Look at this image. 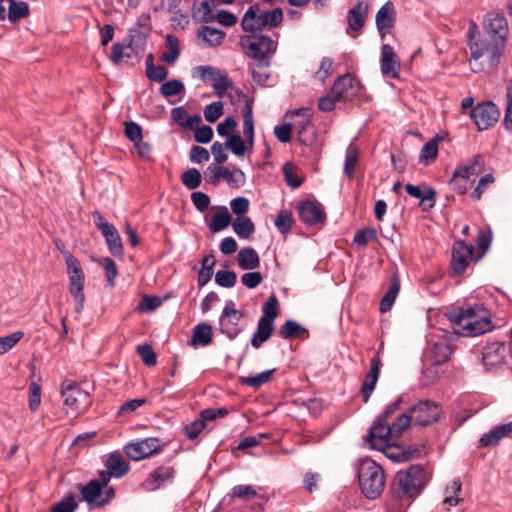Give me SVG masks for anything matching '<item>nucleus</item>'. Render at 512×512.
I'll return each instance as SVG.
<instances>
[{
  "label": "nucleus",
  "instance_id": "f257e3e1",
  "mask_svg": "<svg viewBox=\"0 0 512 512\" xmlns=\"http://www.w3.org/2000/svg\"><path fill=\"white\" fill-rule=\"evenodd\" d=\"M403 402L399 396L377 417L365 437L369 448L382 451L393 446L412 420L417 426H427L440 418L441 408L431 401H419L409 412L397 414Z\"/></svg>",
  "mask_w": 512,
  "mask_h": 512
},
{
  "label": "nucleus",
  "instance_id": "f03ea898",
  "mask_svg": "<svg viewBox=\"0 0 512 512\" xmlns=\"http://www.w3.org/2000/svg\"><path fill=\"white\" fill-rule=\"evenodd\" d=\"M449 320L453 330L461 336H478L493 329L490 313L482 304L451 312Z\"/></svg>",
  "mask_w": 512,
  "mask_h": 512
},
{
  "label": "nucleus",
  "instance_id": "7ed1b4c3",
  "mask_svg": "<svg viewBox=\"0 0 512 512\" xmlns=\"http://www.w3.org/2000/svg\"><path fill=\"white\" fill-rule=\"evenodd\" d=\"M239 45L244 54L255 60L258 67L267 68L277 50V41L263 33H247L241 36Z\"/></svg>",
  "mask_w": 512,
  "mask_h": 512
},
{
  "label": "nucleus",
  "instance_id": "20e7f679",
  "mask_svg": "<svg viewBox=\"0 0 512 512\" xmlns=\"http://www.w3.org/2000/svg\"><path fill=\"white\" fill-rule=\"evenodd\" d=\"M282 20L283 12L281 8L265 11L259 4H253L244 13L241 27L246 33H262L264 28L276 27Z\"/></svg>",
  "mask_w": 512,
  "mask_h": 512
},
{
  "label": "nucleus",
  "instance_id": "39448f33",
  "mask_svg": "<svg viewBox=\"0 0 512 512\" xmlns=\"http://www.w3.org/2000/svg\"><path fill=\"white\" fill-rule=\"evenodd\" d=\"M359 485L368 499H376L385 487V475L382 467L374 460L363 461L359 471Z\"/></svg>",
  "mask_w": 512,
  "mask_h": 512
},
{
  "label": "nucleus",
  "instance_id": "423d86ee",
  "mask_svg": "<svg viewBox=\"0 0 512 512\" xmlns=\"http://www.w3.org/2000/svg\"><path fill=\"white\" fill-rule=\"evenodd\" d=\"M424 486V470L421 466H411L399 471L394 479L393 491L399 499L416 497Z\"/></svg>",
  "mask_w": 512,
  "mask_h": 512
},
{
  "label": "nucleus",
  "instance_id": "0eeeda50",
  "mask_svg": "<svg viewBox=\"0 0 512 512\" xmlns=\"http://www.w3.org/2000/svg\"><path fill=\"white\" fill-rule=\"evenodd\" d=\"M506 44L507 43L503 42V40H491L487 37L477 39L470 38L471 65L485 57L488 66L497 67L504 54Z\"/></svg>",
  "mask_w": 512,
  "mask_h": 512
},
{
  "label": "nucleus",
  "instance_id": "6e6552de",
  "mask_svg": "<svg viewBox=\"0 0 512 512\" xmlns=\"http://www.w3.org/2000/svg\"><path fill=\"white\" fill-rule=\"evenodd\" d=\"M61 395L64 404L76 414L82 413L91 404L89 393L82 390L76 382L71 380H65L63 382Z\"/></svg>",
  "mask_w": 512,
  "mask_h": 512
},
{
  "label": "nucleus",
  "instance_id": "1a4fd4ad",
  "mask_svg": "<svg viewBox=\"0 0 512 512\" xmlns=\"http://www.w3.org/2000/svg\"><path fill=\"white\" fill-rule=\"evenodd\" d=\"M244 314L235 308L233 301H227L219 317L220 332L230 340L235 339L242 331L239 323Z\"/></svg>",
  "mask_w": 512,
  "mask_h": 512
},
{
  "label": "nucleus",
  "instance_id": "9d476101",
  "mask_svg": "<svg viewBox=\"0 0 512 512\" xmlns=\"http://www.w3.org/2000/svg\"><path fill=\"white\" fill-rule=\"evenodd\" d=\"M80 493L89 508L102 507L109 503L115 496V491L112 487L103 489L97 481L92 480L81 488Z\"/></svg>",
  "mask_w": 512,
  "mask_h": 512
},
{
  "label": "nucleus",
  "instance_id": "9b49d317",
  "mask_svg": "<svg viewBox=\"0 0 512 512\" xmlns=\"http://www.w3.org/2000/svg\"><path fill=\"white\" fill-rule=\"evenodd\" d=\"M92 217L96 227L101 231L110 252L114 256H122L123 245L121 237L113 224L108 223L99 211H94Z\"/></svg>",
  "mask_w": 512,
  "mask_h": 512
},
{
  "label": "nucleus",
  "instance_id": "f8f14e48",
  "mask_svg": "<svg viewBox=\"0 0 512 512\" xmlns=\"http://www.w3.org/2000/svg\"><path fill=\"white\" fill-rule=\"evenodd\" d=\"M470 116L477 128L482 131L492 127L498 121L500 111L494 103L487 101L475 106Z\"/></svg>",
  "mask_w": 512,
  "mask_h": 512
},
{
  "label": "nucleus",
  "instance_id": "ddd939ff",
  "mask_svg": "<svg viewBox=\"0 0 512 512\" xmlns=\"http://www.w3.org/2000/svg\"><path fill=\"white\" fill-rule=\"evenodd\" d=\"M484 33L487 38L491 40H503L507 43L508 39V22L503 14L500 13H488L485 17Z\"/></svg>",
  "mask_w": 512,
  "mask_h": 512
},
{
  "label": "nucleus",
  "instance_id": "4468645a",
  "mask_svg": "<svg viewBox=\"0 0 512 512\" xmlns=\"http://www.w3.org/2000/svg\"><path fill=\"white\" fill-rule=\"evenodd\" d=\"M161 450L160 440L157 438H145L136 442L128 443L124 447L126 455L139 461Z\"/></svg>",
  "mask_w": 512,
  "mask_h": 512
},
{
  "label": "nucleus",
  "instance_id": "2eb2a0df",
  "mask_svg": "<svg viewBox=\"0 0 512 512\" xmlns=\"http://www.w3.org/2000/svg\"><path fill=\"white\" fill-rule=\"evenodd\" d=\"M175 469L172 466H160L154 469L142 483L146 491H155L171 484L175 478Z\"/></svg>",
  "mask_w": 512,
  "mask_h": 512
},
{
  "label": "nucleus",
  "instance_id": "dca6fc26",
  "mask_svg": "<svg viewBox=\"0 0 512 512\" xmlns=\"http://www.w3.org/2000/svg\"><path fill=\"white\" fill-rule=\"evenodd\" d=\"M452 354V348L446 339L428 340L425 350V359L432 365H441L445 363Z\"/></svg>",
  "mask_w": 512,
  "mask_h": 512
},
{
  "label": "nucleus",
  "instance_id": "f3484780",
  "mask_svg": "<svg viewBox=\"0 0 512 512\" xmlns=\"http://www.w3.org/2000/svg\"><path fill=\"white\" fill-rule=\"evenodd\" d=\"M380 68L383 76L396 79L399 77L401 65L394 49L389 44H383L380 55Z\"/></svg>",
  "mask_w": 512,
  "mask_h": 512
},
{
  "label": "nucleus",
  "instance_id": "a211bd4d",
  "mask_svg": "<svg viewBox=\"0 0 512 512\" xmlns=\"http://www.w3.org/2000/svg\"><path fill=\"white\" fill-rule=\"evenodd\" d=\"M473 258V247L464 241L454 243L451 267L456 274L463 273Z\"/></svg>",
  "mask_w": 512,
  "mask_h": 512
},
{
  "label": "nucleus",
  "instance_id": "6ab92c4d",
  "mask_svg": "<svg viewBox=\"0 0 512 512\" xmlns=\"http://www.w3.org/2000/svg\"><path fill=\"white\" fill-rule=\"evenodd\" d=\"M298 212L300 219L307 225H315L325 218L323 206L319 202L306 200L299 204Z\"/></svg>",
  "mask_w": 512,
  "mask_h": 512
},
{
  "label": "nucleus",
  "instance_id": "aec40b11",
  "mask_svg": "<svg viewBox=\"0 0 512 512\" xmlns=\"http://www.w3.org/2000/svg\"><path fill=\"white\" fill-rule=\"evenodd\" d=\"M331 89L342 100H350L358 93L360 82L351 74H345L336 79Z\"/></svg>",
  "mask_w": 512,
  "mask_h": 512
},
{
  "label": "nucleus",
  "instance_id": "412c9836",
  "mask_svg": "<svg viewBox=\"0 0 512 512\" xmlns=\"http://www.w3.org/2000/svg\"><path fill=\"white\" fill-rule=\"evenodd\" d=\"M506 354L507 348L503 343H489L483 349V364L487 369L497 367L505 362Z\"/></svg>",
  "mask_w": 512,
  "mask_h": 512
},
{
  "label": "nucleus",
  "instance_id": "4be33fe9",
  "mask_svg": "<svg viewBox=\"0 0 512 512\" xmlns=\"http://www.w3.org/2000/svg\"><path fill=\"white\" fill-rule=\"evenodd\" d=\"M395 10L393 4L386 2L376 14V25L381 38L388 34L394 26Z\"/></svg>",
  "mask_w": 512,
  "mask_h": 512
},
{
  "label": "nucleus",
  "instance_id": "5701e85b",
  "mask_svg": "<svg viewBox=\"0 0 512 512\" xmlns=\"http://www.w3.org/2000/svg\"><path fill=\"white\" fill-rule=\"evenodd\" d=\"M66 264V272L69 278V283H85V274L82 269L80 261L72 255L69 251L61 249Z\"/></svg>",
  "mask_w": 512,
  "mask_h": 512
},
{
  "label": "nucleus",
  "instance_id": "b1692460",
  "mask_svg": "<svg viewBox=\"0 0 512 512\" xmlns=\"http://www.w3.org/2000/svg\"><path fill=\"white\" fill-rule=\"evenodd\" d=\"M380 366V359L378 357H373L370 361V369L366 374L362 385L363 401L365 403L368 402L372 392L375 389L379 377Z\"/></svg>",
  "mask_w": 512,
  "mask_h": 512
},
{
  "label": "nucleus",
  "instance_id": "393cba45",
  "mask_svg": "<svg viewBox=\"0 0 512 512\" xmlns=\"http://www.w3.org/2000/svg\"><path fill=\"white\" fill-rule=\"evenodd\" d=\"M243 135L246 147V153H252L254 148V119L252 112V105L246 101L243 110Z\"/></svg>",
  "mask_w": 512,
  "mask_h": 512
},
{
  "label": "nucleus",
  "instance_id": "a878e982",
  "mask_svg": "<svg viewBox=\"0 0 512 512\" xmlns=\"http://www.w3.org/2000/svg\"><path fill=\"white\" fill-rule=\"evenodd\" d=\"M405 189L411 197L420 199V205L423 210H428L434 207L436 191L433 188L428 187L426 190L422 191L418 186L407 184Z\"/></svg>",
  "mask_w": 512,
  "mask_h": 512
},
{
  "label": "nucleus",
  "instance_id": "bb28decb",
  "mask_svg": "<svg viewBox=\"0 0 512 512\" xmlns=\"http://www.w3.org/2000/svg\"><path fill=\"white\" fill-rule=\"evenodd\" d=\"M226 33L220 29L202 26L197 33V37L208 47H217L222 44Z\"/></svg>",
  "mask_w": 512,
  "mask_h": 512
},
{
  "label": "nucleus",
  "instance_id": "cd10ccee",
  "mask_svg": "<svg viewBox=\"0 0 512 512\" xmlns=\"http://www.w3.org/2000/svg\"><path fill=\"white\" fill-rule=\"evenodd\" d=\"M171 118L181 127L194 128L202 122V118L199 114L190 116L187 110L182 106L175 107L171 110Z\"/></svg>",
  "mask_w": 512,
  "mask_h": 512
},
{
  "label": "nucleus",
  "instance_id": "c85d7f7f",
  "mask_svg": "<svg viewBox=\"0 0 512 512\" xmlns=\"http://www.w3.org/2000/svg\"><path fill=\"white\" fill-rule=\"evenodd\" d=\"M368 12V6L362 1H358L357 4L348 11V24L352 30H359L363 27Z\"/></svg>",
  "mask_w": 512,
  "mask_h": 512
},
{
  "label": "nucleus",
  "instance_id": "c756f323",
  "mask_svg": "<svg viewBox=\"0 0 512 512\" xmlns=\"http://www.w3.org/2000/svg\"><path fill=\"white\" fill-rule=\"evenodd\" d=\"M166 51L161 55L160 60L168 65H173L180 56V42L178 38L172 34L165 37Z\"/></svg>",
  "mask_w": 512,
  "mask_h": 512
},
{
  "label": "nucleus",
  "instance_id": "7c9ffc66",
  "mask_svg": "<svg viewBox=\"0 0 512 512\" xmlns=\"http://www.w3.org/2000/svg\"><path fill=\"white\" fill-rule=\"evenodd\" d=\"M238 266L242 270H254L260 265V258L255 249L248 247L243 248L237 255Z\"/></svg>",
  "mask_w": 512,
  "mask_h": 512
},
{
  "label": "nucleus",
  "instance_id": "2f4dec72",
  "mask_svg": "<svg viewBox=\"0 0 512 512\" xmlns=\"http://www.w3.org/2000/svg\"><path fill=\"white\" fill-rule=\"evenodd\" d=\"M274 323H270L265 319H259L257 329L252 336L251 345L254 348H260L272 335Z\"/></svg>",
  "mask_w": 512,
  "mask_h": 512
},
{
  "label": "nucleus",
  "instance_id": "473e14b6",
  "mask_svg": "<svg viewBox=\"0 0 512 512\" xmlns=\"http://www.w3.org/2000/svg\"><path fill=\"white\" fill-rule=\"evenodd\" d=\"M212 326L208 323H199L193 329L192 345L207 346L212 342Z\"/></svg>",
  "mask_w": 512,
  "mask_h": 512
},
{
  "label": "nucleus",
  "instance_id": "72a5a7b5",
  "mask_svg": "<svg viewBox=\"0 0 512 512\" xmlns=\"http://www.w3.org/2000/svg\"><path fill=\"white\" fill-rule=\"evenodd\" d=\"M106 467L115 478H121L129 471V464L118 453H112L108 457Z\"/></svg>",
  "mask_w": 512,
  "mask_h": 512
},
{
  "label": "nucleus",
  "instance_id": "f704fd0d",
  "mask_svg": "<svg viewBox=\"0 0 512 512\" xmlns=\"http://www.w3.org/2000/svg\"><path fill=\"white\" fill-rule=\"evenodd\" d=\"M462 491V482L459 478L454 479L450 484L446 485L444 489L445 497L443 505L450 508L459 504L461 501L460 493Z\"/></svg>",
  "mask_w": 512,
  "mask_h": 512
},
{
  "label": "nucleus",
  "instance_id": "c9c22d12",
  "mask_svg": "<svg viewBox=\"0 0 512 512\" xmlns=\"http://www.w3.org/2000/svg\"><path fill=\"white\" fill-rule=\"evenodd\" d=\"M484 167V159L481 155L473 156L470 161L465 165H459L455 170L466 178L471 179L472 177L480 174Z\"/></svg>",
  "mask_w": 512,
  "mask_h": 512
},
{
  "label": "nucleus",
  "instance_id": "e433bc0d",
  "mask_svg": "<svg viewBox=\"0 0 512 512\" xmlns=\"http://www.w3.org/2000/svg\"><path fill=\"white\" fill-rule=\"evenodd\" d=\"M233 231L242 239L249 238L255 231V225L249 217L240 216L232 222Z\"/></svg>",
  "mask_w": 512,
  "mask_h": 512
},
{
  "label": "nucleus",
  "instance_id": "4c0bfd02",
  "mask_svg": "<svg viewBox=\"0 0 512 512\" xmlns=\"http://www.w3.org/2000/svg\"><path fill=\"white\" fill-rule=\"evenodd\" d=\"M260 490V487L254 485H236L230 490L228 496L231 499L239 498L249 501L256 498Z\"/></svg>",
  "mask_w": 512,
  "mask_h": 512
},
{
  "label": "nucleus",
  "instance_id": "58836bf2",
  "mask_svg": "<svg viewBox=\"0 0 512 512\" xmlns=\"http://www.w3.org/2000/svg\"><path fill=\"white\" fill-rule=\"evenodd\" d=\"M215 264L216 259L213 255H207L202 259L201 269L197 277L198 285L200 287L205 286L211 280Z\"/></svg>",
  "mask_w": 512,
  "mask_h": 512
},
{
  "label": "nucleus",
  "instance_id": "ea45409f",
  "mask_svg": "<svg viewBox=\"0 0 512 512\" xmlns=\"http://www.w3.org/2000/svg\"><path fill=\"white\" fill-rule=\"evenodd\" d=\"M400 291V282L398 278H394L388 291L385 293L383 298L380 301V311L382 313L388 312L391 310L395 299Z\"/></svg>",
  "mask_w": 512,
  "mask_h": 512
},
{
  "label": "nucleus",
  "instance_id": "a19ab883",
  "mask_svg": "<svg viewBox=\"0 0 512 512\" xmlns=\"http://www.w3.org/2000/svg\"><path fill=\"white\" fill-rule=\"evenodd\" d=\"M359 159V151L356 146L352 143L348 146L344 161V173L352 179L356 171L357 163Z\"/></svg>",
  "mask_w": 512,
  "mask_h": 512
},
{
  "label": "nucleus",
  "instance_id": "79ce46f5",
  "mask_svg": "<svg viewBox=\"0 0 512 512\" xmlns=\"http://www.w3.org/2000/svg\"><path fill=\"white\" fill-rule=\"evenodd\" d=\"M10 2L8 8V19L10 22L15 23L20 19L28 16L29 6L24 1L8 0Z\"/></svg>",
  "mask_w": 512,
  "mask_h": 512
},
{
  "label": "nucleus",
  "instance_id": "37998d69",
  "mask_svg": "<svg viewBox=\"0 0 512 512\" xmlns=\"http://www.w3.org/2000/svg\"><path fill=\"white\" fill-rule=\"evenodd\" d=\"M85 283H71L68 284V290L75 302V312L81 314L84 310L85 304Z\"/></svg>",
  "mask_w": 512,
  "mask_h": 512
},
{
  "label": "nucleus",
  "instance_id": "c03bdc74",
  "mask_svg": "<svg viewBox=\"0 0 512 512\" xmlns=\"http://www.w3.org/2000/svg\"><path fill=\"white\" fill-rule=\"evenodd\" d=\"M220 171L224 174V180L231 188H240L244 186L246 182V175L241 169L236 168L229 170L226 167V169H222Z\"/></svg>",
  "mask_w": 512,
  "mask_h": 512
},
{
  "label": "nucleus",
  "instance_id": "a18cd8bd",
  "mask_svg": "<svg viewBox=\"0 0 512 512\" xmlns=\"http://www.w3.org/2000/svg\"><path fill=\"white\" fill-rule=\"evenodd\" d=\"M274 371H275V369H270V370L260 372L256 375L241 377L240 381L242 384H244L246 386L253 387V388H259L260 386H262L270 381L271 376L274 373Z\"/></svg>",
  "mask_w": 512,
  "mask_h": 512
},
{
  "label": "nucleus",
  "instance_id": "49530a36",
  "mask_svg": "<svg viewBox=\"0 0 512 512\" xmlns=\"http://www.w3.org/2000/svg\"><path fill=\"white\" fill-rule=\"evenodd\" d=\"M230 223L231 215L229 214L227 208L223 207L222 211L217 212L212 216L209 227L213 232H219L227 228Z\"/></svg>",
  "mask_w": 512,
  "mask_h": 512
},
{
  "label": "nucleus",
  "instance_id": "de8ad7c7",
  "mask_svg": "<svg viewBox=\"0 0 512 512\" xmlns=\"http://www.w3.org/2000/svg\"><path fill=\"white\" fill-rule=\"evenodd\" d=\"M225 146L237 157H242L246 153L247 146L240 134H234L227 138Z\"/></svg>",
  "mask_w": 512,
  "mask_h": 512
},
{
  "label": "nucleus",
  "instance_id": "09e8293b",
  "mask_svg": "<svg viewBox=\"0 0 512 512\" xmlns=\"http://www.w3.org/2000/svg\"><path fill=\"white\" fill-rule=\"evenodd\" d=\"M292 222H293L292 212L287 209H282L278 213V215L274 221V224L279 232H281L282 234H286L291 230Z\"/></svg>",
  "mask_w": 512,
  "mask_h": 512
},
{
  "label": "nucleus",
  "instance_id": "8fccbe9b",
  "mask_svg": "<svg viewBox=\"0 0 512 512\" xmlns=\"http://www.w3.org/2000/svg\"><path fill=\"white\" fill-rule=\"evenodd\" d=\"M181 180L187 189L194 190L201 184L202 176L197 169L190 168L182 174Z\"/></svg>",
  "mask_w": 512,
  "mask_h": 512
},
{
  "label": "nucleus",
  "instance_id": "3c124183",
  "mask_svg": "<svg viewBox=\"0 0 512 512\" xmlns=\"http://www.w3.org/2000/svg\"><path fill=\"white\" fill-rule=\"evenodd\" d=\"M184 91L185 86L183 82L177 79L164 82L160 87L161 94L166 98L181 94Z\"/></svg>",
  "mask_w": 512,
  "mask_h": 512
},
{
  "label": "nucleus",
  "instance_id": "603ef678",
  "mask_svg": "<svg viewBox=\"0 0 512 512\" xmlns=\"http://www.w3.org/2000/svg\"><path fill=\"white\" fill-rule=\"evenodd\" d=\"M278 299L275 295H271L263 306V315L260 319H265L270 323H274L275 318L278 315Z\"/></svg>",
  "mask_w": 512,
  "mask_h": 512
},
{
  "label": "nucleus",
  "instance_id": "864d4df0",
  "mask_svg": "<svg viewBox=\"0 0 512 512\" xmlns=\"http://www.w3.org/2000/svg\"><path fill=\"white\" fill-rule=\"evenodd\" d=\"M214 0H203L198 6L194 5V14H199L203 22L209 23L215 21V13L211 7Z\"/></svg>",
  "mask_w": 512,
  "mask_h": 512
},
{
  "label": "nucleus",
  "instance_id": "5fc2aeb1",
  "mask_svg": "<svg viewBox=\"0 0 512 512\" xmlns=\"http://www.w3.org/2000/svg\"><path fill=\"white\" fill-rule=\"evenodd\" d=\"M211 85L215 94L222 98L225 92L232 86V82L228 77V74L225 71H222L220 75L216 78V81H212Z\"/></svg>",
  "mask_w": 512,
  "mask_h": 512
},
{
  "label": "nucleus",
  "instance_id": "6e6d98bb",
  "mask_svg": "<svg viewBox=\"0 0 512 512\" xmlns=\"http://www.w3.org/2000/svg\"><path fill=\"white\" fill-rule=\"evenodd\" d=\"M237 275L230 270H219L215 274V282L217 285L224 288H231L235 286Z\"/></svg>",
  "mask_w": 512,
  "mask_h": 512
},
{
  "label": "nucleus",
  "instance_id": "4d7b16f0",
  "mask_svg": "<svg viewBox=\"0 0 512 512\" xmlns=\"http://www.w3.org/2000/svg\"><path fill=\"white\" fill-rule=\"evenodd\" d=\"M24 336L21 331H16L10 335L0 337V355L10 351Z\"/></svg>",
  "mask_w": 512,
  "mask_h": 512
},
{
  "label": "nucleus",
  "instance_id": "13d9d810",
  "mask_svg": "<svg viewBox=\"0 0 512 512\" xmlns=\"http://www.w3.org/2000/svg\"><path fill=\"white\" fill-rule=\"evenodd\" d=\"M222 71L213 66H197L193 69V77H199L205 81H216Z\"/></svg>",
  "mask_w": 512,
  "mask_h": 512
},
{
  "label": "nucleus",
  "instance_id": "bf43d9fd",
  "mask_svg": "<svg viewBox=\"0 0 512 512\" xmlns=\"http://www.w3.org/2000/svg\"><path fill=\"white\" fill-rule=\"evenodd\" d=\"M282 171L288 186H290L291 188H298L301 186L303 179L296 174L295 167L293 164H284Z\"/></svg>",
  "mask_w": 512,
  "mask_h": 512
},
{
  "label": "nucleus",
  "instance_id": "052dcab7",
  "mask_svg": "<svg viewBox=\"0 0 512 512\" xmlns=\"http://www.w3.org/2000/svg\"><path fill=\"white\" fill-rule=\"evenodd\" d=\"M503 438H505V437H504V435H502V432L497 425L493 429H491L490 431H488L487 433L482 435V437L479 440V443H480V446H482V447L495 446Z\"/></svg>",
  "mask_w": 512,
  "mask_h": 512
},
{
  "label": "nucleus",
  "instance_id": "680f3d73",
  "mask_svg": "<svg viewBox=\"0 0 512 512\" xmlns=\"http://www.w3.org/2000/svg\"><path fill=\"white\" fill-rule=\"evenodd\" d=\"M300 331L305 329L294 320H287L279 329V334L284 339L295 337Z\"/></svg>",
  "mask_w": 512,
  "mask_h": 512
},
{
  "label": "nucleus",
  "instance_id": "e2e57ef3",
  "mask_svg": "<svg viewBox=\"0 0 512 512\" xmlns=\"http://www.w3.org/2000/svg\"><path fill=\"white\" fill-rule=\"evenodd\" d=\"M136 351L141 358V360L147 365V366H154L157 362L156 354L149 344H142L138 345L136 347Z\"/></svg>",
  "mask_w": 512,
  "mask_h": 512
},
{
  "label": "nucleus",
  "instance_id": "0e129e2a",
  "mask_svg": "<svg viewBox=\"0 0 512 512\" xmlns=\"http://www.w3.org/2000/svg\"><path fill=\"white\" fill-rule=\"evenodd\" d=\"M100 264L103 266L105 270L107 285L109 287H113L114 280L117 276V269L114 260L111 259L110 257H104L100 259Z\"/></svg>",
  "mask_w": 512,
  "mask_h": 512
},
{
  "label": "nucleus",
  "instance_id": "69168bd1",
  "mask_svg": "<svg viewBox=\"0 0 512 512\" xmlns=\"http://www.w3.org/2000/svg\"><path fill=\"white\" fill-rule=\"evenodd\" d=\"M223 114V103L221 101L213 102L204 109V117L210 123L216 122Z\"/></svg>",
  "mask_w": 512,
  "mask_h": 512
},
{
  "label": "nucleus",
  "instance_id": "338daca9",
  "mask_svg": "<svg viewBox=\"0 0 512 512\" xmlns=\"http://www.w3.org/2000/svg\"><path fill=\"white\" fill-rule=\"evenodd\" d=\"M299 141L305 145H310L314 140V130L311 122L309 120H305L300 124V129L298 131Z\"/></svg>",
  "mask_w": 512,
  "mask_h": 512
},
{
  "label": "nucleus",
  "instance_id": "774afa93",
  "mask_svg": "<svg viewBox=\"0 0 512 512\" xmlns=\"http://www.w3.org/2000/svg\"><path fill=\"white\" fill-rule=\"evenodd\" d=\"M78 507L76 497L70 495L51 508L50 512H74Z\"/></svg>",
  "mask_w": 512,
  "mask_h": 512
}]
</instances>
